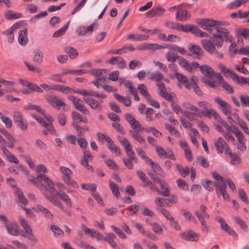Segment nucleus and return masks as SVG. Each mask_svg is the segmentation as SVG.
<instances>
[{"mask_svg": "<svg viewBox=\"0 0 249 249\" xmlns=\"http://www.w3.org/2000/svg\"><path fill=\"white\" fill-rule=\"evenodd\" d=\"M213 32L209 39L201 40V44L206 52L211 54H216L218 53L217 49L223 46L224 40L231 42L232 37L228 29L222 27H216V31Z\"/></svg>", "mask_w": 249, "mask_h": 249, "instance_id": "obj_1", "label": "nucleus"}, {"mask_svg": "<svg viewBox=\"0 0 249 249\" xmlns=\"http://www.w3.org/2000/svg\"><path fill=\"white\" fill-rule=\"evenodd\" d=\"M201 27L210 33L216 31V28L221 27V26H227L229 23L226 21L221 20H214L213 19L202 18L200 19L199 22Z\"/></svg>", "mask_w": 249, "mask_h": 249, "instance_id": "obj_2", "label": "nucleus"}, {"mask_svg": "<svg viewBox=\"0 0 249 249\" xmlns=\"http://www.w3.org/2000/svg\"><path fill=\"white\" fill-rule=\"evenodd\" d=\"M40 184L42 185V188H38L40 191H44L46 192L43 193L45 196V194L49 195H55L54 183L53 180L47 177L44 174H41Z\"/></svg>", "mask_w": 249, "mask_h": 249, "instance_id": "obj_3", "label": "nucleus"}, {"mask_svg": "<svg viewBox=\"0 0 249 249\" xmlns=\"http://www.w3.org/2000/svg\"><path fill=\"white\" fill-rule=\"evenodd\" d=\"M46 198L52 202L54 205L59 208L62 211L65 213L68 216H71V213L70 211H68L64 209L63 206L60 200L58 199L56 195H49L48 194H45Z\"/></svg>", "mask_w": 249, "mask_h": 249, "instance_id": "obj_4", "label": "nucleus"}, {"mask_svg": "<svg viewBox=\"0 0 249 249\" xmlns=\"http://www.w3.org/2000/svg\"><path fill=\"white\" fill-rule=\"evenodd\" d=\"M189 51V56H193L195 58L200 59V56L204 53L201 48L197 45L193 43H190L187 46Z\"/></svg>", "mask_w": 249, "mask_h": 249, "instance_id": "obj_5", "label": "nucleus"}, {"mask_svg": "<svg viewBox=\"0 0 249 249\" xmlns=\"http://www.w3.org/2000/svg\"><path fill=\"white\" fill-rule=\"evenodd\" d=\"M13 117L14 122L17 124L22 130L25 131L27 129L28 124L24 122L23 116L20 112H14Z\"/></svg>", "mask_w": 249, "mask_h": 249, "instance_id": "obj_6", "label": "nucleus"}, {"mask_svg": "<svg viewBox=\"0 0 249 249\" xmlns=\"http://www.w3.org/2000/svg\"><path fill=\"white\" fill-rule=\"evenodd\" d=\"M46 99L48 103L53 107L59 109L62 107H65V104L62 99H59L54 95H50L46 97Z\"/></svg>", "mask_w": 249, "mask_h": 249, "instance_id": "obj_7", "label": "nucleus"}, {"mask_svg": "<svg viewBox=\"0 0 249 249\" xmlns=\"http://www.w3.org/2000/svg\"><path fill=\"white\" fill-rule=\"evenodd\" d=\"M179 236L182 239L192 242L198 241L199 237L198 234L191 230L180 233Z\"/></svg>", "mask_w": 249, "mask_h": 249, "instance_id": "obj_8", "label": "nucleus"}, {"mask_svg": "<svg viewBox=\"0 0 249 249\" xmlns=\"http://www.w3.org/2000/svg\"><path fill=\"white\" fill-rule=\"evenodd\" d=\"M147 175L151 179L160 185V188L163 190V191H166V189L170 191L167 183L165 181L160 179L157 176L151 172H148Z\"/></svg>", "mask_w": 249, "mask_h": 249, "instance_id": "obj_9", "label": "nucleus"}, {"mask_svg": "<svg viewBox=\"0 0 249 249\" xmlns=\"http://www.w3.org/2000/svg\"><path fill=\"white\" fill-rule=\"evenodd\" d=\"M215 101L221 106L222 107L221 110L223 113H224L226 115H231V113L230 110L231 106L228 104V103L221 100L219 97L215 98Z\"/></svg>", "mask_w": 249, "mask_h": 249, "instance_id": "obj_10", "label": "nucleus"}, {"mask_svg": "<svg viewBox=\"0 0 249 249\" xmlns=\"http://www.w3.org/2000/svg\"><path fill=\"white\" fill-rule=\"evenodd\" d=\"M227 186L226 183L220 184L219 186L216 187V194L218 196L222 195L224 200L230 201V196L226 190Z\"/></svg>", "mask_w": 249, "mask_h": 249, "instance_id": "obj_11", "label": "nucleus"}, {"mask_svg": "<svg viewBox=\"0 0 249 249\" xmlns=\"http://www.w3.org/2000/svg\"><path fill=\"white\" fill-rule=\"evenodd\" d=\"M145 186H149L152 191L157 192L159 195L162 196H168L170 194V191H168L167 189H166V191H160L155 184L151 181L146 182Z\"/></svg>", "mask_w": 249, "mask_h": 249, "instance_id": "obj_12", "label": "nucleus"}, {"mask_svg": "<svg viewBox=\"0 0 249 249\" xmlns=\"http://www.w3.org/2000/svg\"><path fill=\"white\" fill-rule=\"evenodd\" d=\"M213 143L217 152L219 153H223L224 146H227L226 142L222 137L214 140Z\"/></svg>", "mask_w": 249, "mask_h": 249, "instance_id": "obj_13", "label": "nucleus"}, {"mask_svg": "<svg viewBox=\"0 0 249 249\" xmlns=\"http://www.w3.org/2000/svg\"><path fill=\"white\" fill-rule=\"evenodd\" d=\"M107 63L111 65L117 64L119 66L118 68L122 69L126 67V64L124 59L119 56L112 57L108 60Z\"/></svg>", "mask_w": 249, "mask_h": 249, "instance_id": "obj_14", "label": "nucleus"}, {"mask_svg": "<svg viewBox=\"0 0 249 249\" xmlns=\"http://www.w3.org/2000/svg\"><path fill=\"white\" fill-rule=\"evenodd\" d=\"M83 101L89 105L91 108L94 110L101 109V106L100 102L94 99L90 98H83Z\"/></svg>", "mask_w": 249, "mask_h": 249, "instance_id": "obj_15", "label": "nucleus"}, {"mask_svg": "<svg viewBox=\"0 0 249 249\" xmlns=\"http://www.w3.org/2000/svg\"><path fill=\"white\" fill-rule=\"evenodd\" d=\"M201 183L204 188L209 191L213 190L214 187H215L216 191V187L220 185L218 182H213V181L208 179H203Z\"/></svg>", "mask_w": 249, "mask_h": 249, "instance_id": "obj_16", "label": "nucleus"}, {"mask_svg": "<svg viewBox=\"0 0 249 249\" xmlns=\"http://www.w3.org/2000/svg\"><path fill=\"white\" fill-rule=\"evenodd\" d=\"M200 70L202 73L209 78H212L214 75L213 69L209 66L203 65L200 67Z\"/></svg>", "mask_w": 249, "mask_h": 249, "instance_id": "obj_17", "label": "nucleus"}, {"mask_svg": "<svg viewBox=\"0 0 249 249\" xmlns=\"http://www.w3.org/2000/svg\"><path fill=\"white\" fill-rule=\"evenodd\" d=\"M18 41L21 45H25L28 43L27 29L26 28L19 32Z\"/></svg>", "mask_w": 249, "mask_h": 249, "instance_id": "obj_18", "label": "nucleus"}, {"mask_svg": "<svg viewBox=\"0 0 249 249\" xmlns=\"http://www.w3.org/2000/svg\"><path fill=\"white\" fill-rule=\"evenodd\" d=\"M107 142L108 143V148L117 156H119L121 153V151L119 147L115 145L114 142L111 138L107 139Z\"/></svg>", "mask_w": 249, "mask_h": 249, "instance_id": "obj_19", "label": "nucleus"}, {"mask_svg": "<svg viewBox=\"0 0 249 249\" xmlns=\"http://www.w3.org/2000/svg\"><path fill=\"white\" fill-rule=\"evenodd\" d=\"M56 195L58 196L68 207H72V203L69 196L64 191L59 190L56 193Z\"/></svg>", "mask_w": 249, "mask_h": 249, "instance_id": "obj_20", "label": "nucleus"}, {"mask_svg": "<svg viewBox=\"0 0 249 249\" xmlns=\"http://www.w3.org/2000/svg\"><path fill=\"white\" fill-rule=\"evenodd\" d=\"M232 79L237 84L241 85L248 84V85L249 86V77H239L235 72H233V73H232Z\"/></svg>", "mask_w": 249, "mask_h": 249, "instance_id": "obj_21", "label": "nucleus"}, {"mask_svg": "<svg viewBox=\"0 0 249 249\" xmlns=\"http://www.w3.org/2000/svg\"><path fill=\"white\" fill-rule=\"evenodd\" d=\"M116 238V236L113 233H108L104 240L107 242L113 248L115 249L117 247V245L114 240Z\"/></svg>", "mask_w": 249, "mask_h": 249, "instance_id": "obj_22", "label": "nucleus"}, {"mask_svg": "<svg viewBox=\"0 0 249 249\" xmlns=\"http://www.w3.org/2000/svg\"><path fill=\"white\" fill-rule=\"evenodd\" d=\"M8 232L14 236L18 235L19 234L18 226L15 223H12L10 225H6Z\"/></svg>", "mask_w": 249, "mask_h": 249, "instance_id": "obj_23", "label": "nucleus"}, {"mask_svg": "<svg viewBox=\"0 0 249 249\" xmlns=\"http://www.w3.org/2000/svg\"><path fill=\"white\" fill-rule=\"evenodd\" d=\"M114 95L118 101L123 103L126 107L131 105V100L130 97H124L118 93H115Z\"/></svg>", "mask_w": 249, "mask_h": 249, "instance_id": "obj_24", "label": "nucleus"}, {"mask_svg": "<svg viewBox=\"0 0 249 249\" xmlns=\"http://www.w3.org/2000/svg\"><path fill=\"white\" fill-rule=\"evenodd\" d=\"M149 36L144 35L130 34L127 36V39L134 41H143L147 39Z\"/></svg>", "mask_w": 249, "mask_h": 249, "instance_id": "obj_25", "label": "nucleus"}, {"mask_svg": "<svg viewBox=\"0 0 249 249\" xmlns=\"http://www.w3.org/2000/svg\"><path fill=\"white\" fill-rule=\"evenodd\" d=\"M129 132L131 137L138 142L143 144L146 143L144 138L140 135L138 131H133L132 130H130Z\"/></svg>", "mask_w": 249, "mask_h": 249, "instance_id": "obj_26", "label": "nucleus"}, {"mask_svg": "<svg viewBox=\"0 0 249 249\" xmlns=\"http://www.w3.org/2000/svg\"><path fill=\"white\" fill-rule=\"evenodd\" d=\"M24 237L29 239L35 243L38 242L37 239L33 235L31 228L25 230V231L22 234Z\"/></svg>", "mask_w": 249, "mask_h": 249, "instance_id": "obj_27", "label": "nucleus"}, {"mask_svg": "<svg viewBox=\"0 0 249 249\" xmlns=\"http://www.w3.org/2000/svg\"><path fill=\"white\" fill-rule=\"evenodd\" d=\"M178 62L181 67L183 68L190 72L192 71V67H191L190 64L189 63L186 59L183 57H180L178 59Z\"/></svg>", "mask_w": 249, "mask_h": 249, "instance_id": "obj_28", "label": "nucleus"}, {"mask_svg": "<svg viewBox=\"0 0 249 249\" xmlns=\"http://www.w3.org/2000/svg\"><path fill=\"white\" fill-rule=\"evenodd\" d=\"M23 108L25 110H35L41 114H43V113L45 112V110L42 109L40 106L33 105L31 103H28L26 106H24Z\"/></svg>", "mask_w": 249, "mask_h": 249, "instance_id": "obj_29", "label": "nucleus"}, {"mask_svg": "<svg viewBox=\"0 0 249 249\" xmlns=\"http://www.w3.org/2000/svg\"><path fill=\"white\" fill-rule=\"evenodd\" d=\"M34 56L33 61L38 64H40L43 61V55L42 52L39 49L35 50L34 51Z\"/></svg>", "mask_w": 249, "mask_h": 249, "instance_id": "obj_30", "label": "nucleus"}, {"mask_svg": "<svg viewBox=\"0 0 249 249\" xmlns=\"http://www.w3.org/2000/svg\"><path fill=\"white\" fill-rule=\"evenodd\" d=\"M138 89L140 93L146 99L150 97V94L148 93L146 86L143 84H139L138 86Z\"/></svg>", "mask_w": 249, "mask_h": 249, "instance_id": "obj_31", "label": "nucleus"}, {"mask_svg": "<svg viewBox=\"0 0 249 249\" xmlns=\"http://www.w3.org/2000/svg\"><path fill=\"white\" fill-rule=\"evenodd\" d=\"M151 168L153 172L152 173L156 176L158 175L162 177L164 176V172L163 170L158 163L156 162L154 164V165H153L151 167Z\"/></svg>", "mask_w": 249, "mask_h": 249, "instance_id": "obj_32", "label": "nucleus"}, {"mask_svg": "<svg viewBox=\"0 0 249 249\" xmlns=\"http://www.w3.org/2000/svg\"><path fill=\"white\" fill-rule=\"evenodd\" d=\"M232 219L234 221V222L238 225H239L241 228L245 232H247L248 231V227L246 223L240 217L233 216Z\"/></svg>", "mask_w": 249, "mask_h": 249, "instance_id": "obj_33", "label": "nucleus"}, {"mask_svg": "<svg viewBox=\"0 0 249 249\" xmlns=\"http://www.w3.org/2000/svg\"><path fill=\"white\" fill-rule=\"evenodd\" d=\"M16 195L17 196V197L18 198L19 201L21 203L25 206L28 204V201L26 197L24 196L23 193L20 189L17 188L16 191Z\"/></svg>", "mask_w": 249, "mask_h": 249, "instance_id": "obj_34", "label": "nucleus"}, {"mask_svg": "<svg viewBox=\"0 0 249 249\" xmlns=\"http://www.w3.org/2000/svg\"><path fill=\"white\" fill-rule=\"evenodd\" d=\"M41 174L38 175L36 177L31 176L29 177V180L32 182L38 188H42V185L40 184Z\"/></svg>", "mask_w": 249, "mask_h": 249, "instance_id": "obj_35", "label": "nucleus"}, {"mask_svg": "<svg viewBox=\"0 0 249 249\" xmlns=\"http://www.w3.org/2000/svg\"><path fill=\"white\" fill-rule=\"evenodd\" d=\"M176 168L180 174L183 177H185L189 174V168L188 166L183 168L181 165L177 164Z\"/></svg>", "mask_w": 249, "mask_h": 249, "instance_id": "obj_36", "label": "nucleus"}, {"mask_svg": "<svg viewBox=\"0 0 249 249\" xmlns=\"http://www.w3.org/2000/svg\"><path fill=\"white\" fill-rule=\"evenodd\" d=\"M5 18L8 20L17 19L21 18L22 14L19 13H12L11 10H9L5 15Z\"/></svg>", "mask_w": 249, "mask_h": 249, "instance_id": "obj_37", "label": "nucleus"}, {"mask_svg": "<svg viewBox=\"0 0 249 249\" xmlns=\"http://www.w3.org/2000/svg\"><path fill=\"white\" fill-rule=\"evenodd\" d=\"M70 23V21H68L63 27L55 32L53 34V37H57L62 36L67 30Z\"/></svg>", "mask_w": 249, "mask_h": 249, "instance_id": "obj_38", "label": "nucleus"}, {"mask_svg": "<svg viewBox=\"0 0 249 249\" xmlns=\"http://www.w3.org/2000/svg\"><path fill=\"white\" fill-rule=\"evenodd\" d=\"M163 77V75L161 73L156 71L152 73L148 77V79L154 81L158 82L160 81Z\"/></svg>", "mask_w": 249, "mask_h": 249, "instance_id": "obj_39", "label": "nucleus"}, {"mask_svg": "<svg viewBox=\"0 0 249 249\" xmlns=\"http://www.w3.org/2000/svg\"><path fill=\"white\" fill-rule=\"evenodd\" d=\"M127 210H128L127 215L128 216H130L137 214V212L139 211V207L137 205H132L129 206Z\"/></svg>", "mask_w": 249, "mask_h": 249, "instance_id": "obj_40", "label": "nucleus"}, {"mask_svg": "<svg viewBox=\"0 0 249 249\" xmlns=\"http://www.w3.org/2000/svg\"><path fill=\"white\" fill-rule=\"evenodd\" d=\"M72 117L74 120L78 121L79 122L88 123L87 118L86 117H82L81 114L77 112L73 111L72 112Z\"/></svg>", "mask_w": 249, "mask_h": 249, "instance_id": "obj_41", "label": "nucleus"}, {"mask_svg": "<svg viewBox=\"0 0 249 249\" xmlns=\"http://www.w3.org/2000/svg\"><path fill=\"white\" fill-rule=\"evenodd\" d=\"M197 219L201 223V230L202 231H205L208 232L211 230V227L207 225L205 220L203 219L202 216L200 214L197 215Z\"/></svg>", "mask_w": 249, "mask_h": 249, "instance_id": "obj_42", "label": "nucleus"}, {"mask_svg": "<svg viewBox=\"0 0 249 249\" xmlns=\"http://www.w3.org/2000/svg\"><path fill=\"white\" fill-rule=\"evenodd\" d=\"M109 185L110 187V188L112 192V193L117 197H118L120 195V192L119 191V188L118 185L112 181L111 180H109Z\"/></svg>", "mask_w": 249, "mask_h": 249, "instance_id": "obj_43", "label": "nucleus"}, {"mask_svg": "<svg viewBox=\"0 0 249 249\" xmlns=\"http://www.w3.org/2000/svg\"><path fill=\"white\" fill-rule=\"evenodd\" d=\"M166 57L169 62L172 63L175 62L177 59L178 60L180 58L177 54L172 52H168L166 54Z\"/></svg>", "mask_w": 249, "mask_h": 249, "instance_id": "obj_44", "label": "nucleus"}, {"mask_svg": "<svg viewBox=\"0 0 249 249\" xmlns=\"http://www.w3.org/2000/svg\"><path fill=\"white\" fill-rule=\"evenodd\" d=\"M190 15L188 14L186 10L183 12L182 13H179V11H177L176 14V19L179 20H184L190 18Z\"/></svg>", "mask_w": 249, "mask_h": 249, "instance_id": "obj_45", "label": "nucleus"}, {"mask_svg": "<svg viewBox=\"0 0 249 249\" xmlns=\"http://www.w3.org/2000/svg\"><path fill=\"white\" fill-rule=\"evenodd\" d=\"M13 32L14 31L12 30V28H9L2 33L3 35L7 36L8 41L10 43H12L14 40Z\"/></svg>", "mask_w": 249, "mask_h": 249, "instance_id": "obj_46", "label": "nucleus"}, {"mask_svg": "<svg viewBox=\"0 0 249 249\" xmlns=\"http://www.w3.org/2000/svg\"><path fill=\"white\" fill-rule=\"evenodd\" d=\"M181 213L189 221H192L194 222H196L195 217L189 211H187L185 209H182L181 210Z\"/></svg>", "mask_w": 249, "mask_h": 249, "instance_id": "obj_47", "label": "nucleus"}, {"mask_svg": "<svg viewBox=\"0 0 249 249\" xmlns=\"http://www.w3.org/2000/svg\"><path fill=\"white\" fill-rule=\"evenodd\" d=\"M214 111L212 109L206 108L204 111L197 113V115L198 117H202V115H204L210 118L211 116L212 115L213 116Z\"/></svg>", "mask_w": 249, "mask_h": 249, "instance_id": "obj_48", "label": "nucleus"}, {"mask_svg": "<svg viewBox=\"0 0 249 249\" xmlns=\"http://www.w3.org/2000/svg\"><path fill=\"white\" fill-rule=\"evenodd\" d=\"M91 237H93L97 239L98 240L104 239L103 235L94 229H91V231L89 233Z\"/></svg>", "mask_w": 249, "mask_h": 249, "instance_id": "obj_49", "label": "nucleus"}, {"mask_svg": "<svg viewBox=\"0 0 249 249\" xmlns=\"http://www.w3.org/2000/svg\"><path fill=\"white\" fill-rule=\"evenodd\" d=\"M65 52L69 54V57L71 58H74L78 55L77 51L72 47L67 48Z\"/></svg>", "mask_w": 249, "mask_h": 249, "instance_id": "obj_50", "label": "nucleus"}, {"mask_svg": "<svg viewBox=\"0 0 249 249\" xmlns=\"http://www.w3.org/2000/svg\"><path fill=\"white\" fill-rule=\"evenodd\" d=\"M219 84L229 93H232L234 91L233 87L226 81L220 82Z\"/></svg>", "mask_w": 249, "mask_h": 249, "instance_id": "obj_51", "label": "nucleus"}, {"mask_svg": "<svg viewBox=\"0 0 249 249\" xmlns=\"http://www.w3.org/2000/svg\"><path fill=\"white\" fill-rule=\"evenodd\" d=\"M182 113L190 121H192L195 119V117L198 116L197 112H191L187 111H181Z\"/></svg>", "mask_w": 249, "mask_h": 249, "instance_id": "obj_52", "label": "nucleus"}, {"mask_svg": "<svg viewBox=\"0 0 249 249\" xmlns=\"http://www.w3.org/2000/svg\"><path fill=\"white\" fill-rule=\"evenodd\" d=\"M81 186L83 189L85 190H90L92 193L95 192L96 189V185L95 184H82Z\"/></svg>", "mask_w": 249, "mask_h": 249, "instance_id": "obj_53", "label": "nucleus"}, {"mask_svg": "<svg viewBox=\"0 0 249 249\" xmlns=\"http://www.w3.org/2000/svg\"><path fill=\"white\" fill-rule=\"evenodd\" d=\"M153 227L152 230L155 233L162 234L163 230L161 227L157 223L150 224Z\"/></svg>", "mask_w": 249, "mask_h": 249, "instance_id": "obj_54", "label": "nucleus"}, {"mask_svg": "<svg viewBox=\"0 0 249 249\" xmlns=\"http://www.w3.org/2000/svg\"><path fill=\"white\" fill-rule=\"evenodd\" d=\"M107 166L110 169L113 170L119 169V167L116 163L112 160L108 159L105 161Z\"/></svg>", "mask_w": 249, "mask_h": 249, "instance_id": "obj_55", "label": "nucleus"}, {"mask_svg": "<svg viewBox=\"0 0 249 249\" xmlns=\"http://www.w3.org/2000/svg\"><path fill=\"white\" fill-rule=\"evenodd\" d=\"M37 208L38 209V212H43L46 215V216L49 218H52L53 215L51 213V212L46 208H44L41 205H37Z\"/></svg>", "mask_w": 249, "mask_h": 249, "instance_id": "obj_56", "label": "nucleus"}, {"mask_svg": "<svg viewBox=\"0 0 249 249\" xmlns=\"http://www.w3.org/2000/svg\"><path fill=\"white\" fill-rule=\"evenodd\" d=\"M160 211L167 220L170 221L171 220H173V218H174L171 214L170 213L164 208H161L160 209Z\"/></svg>", "mask_w": 249, "mask_h": 249, "instance_id": "obj_57", "label": "nucleus"}, {"mask_svg": "<svg viewBox=\"0 0 249 249\" xmlns=\"http://www.w3.org/2000/svg\"><path fill=\"white\" fill-rule=\"evenodd\" d=\"M178 23L175 22L166 21L164 22L165 26L170 29H176L178 30Z\"/></svg>", "mask_w": 249, "mask_h": 249, "instance_id": "obj_58", "label": "nucleus"}, {"mask_svg": "<svg viewBox=\"0 0 249 249\" xmlns=\"http://www.w3.org/2000/svg\"><path fill=\"white\" fill-rule=\"evenodd\" d=\"M153 9L154 10L155 17H162L165 12V9L160 6L153 7Z\"/></svg>", "mask_w": 249, "mask_h": 249, "instance_id": "obj_59", "label": "nucleus"}, {"mask_svg": "<svg viewBox=\"0 0 249 249\" xmlns=\"http://www.w3.org/2000/svg\"><path fill=\"white\" fill-rule=\"evenodd\" d=\"M215 219L220 223L221 230L225 231L229 226L222 217L217 216L215 218Z\"/></svg>", "mask_w": 249, "mask_h": 249, "instance_id": "obj_60", "label": "nucleus"}, {"mask_svg": "<svg viewBox=\"0 0 249 249\" xmlns=\"http://www.w3.org/2000/svg\"><path fill=\"white\" fill-rule=\"evenodd\" d=\"M175 76L177 79L181 83L185 84L187 82V78L186 76L180 73L177 71L175 72Z\"/></svg>", "mask_w": 249, "mask_h": 249, "instance_id": "obj_61", "label": "nucleus"}, {"mask_svg": "<svg viewBox=\"0 0 249 249\" xmlns=\"http://www.w3.org/2000/svg\"><path fill=\"white\" fill-rule=\"evenodd\" d=\"M0 118L2 122L5 124L6 127L11 128L12 127L13 123L11 119L5 116H1Z\"/></svg>", "mask_w": 249, "mask_h": 249, "instance_id": "obj_62", "label": "nucleus"}, {"mask_svg": "<svg viewBox=\"0 0 249 249\" xmlns=\"http://www.w3.org/2000/svg\"><path fill=\"white\" fill-rule=\"evenodd\" d=\"M112 126L119 133L121 134H124L125 132L123 129V127L121 124L118 123H113L112 124Z\"/></svg>", "mask_w": 249, "mask_h": 249, "instance_id": "obj_63", "label": "nucleus"}, {"mask_svg": "<svg viewBox=\"0 0 249 249\" xmlns=\"http://www.w3.org/2000/svg\"><path fill=\"white\" fill-rule=\"evenodd\" d=\"M124 85L126 88H127L129 90V92L133 94L135 92L137 91V89L134 87L132 85V83L129 81H127L124 84Z\"/></svg>", "mask_w": 249, "mask_h": 249, "instance_id": "obj_64", "label": "nucleus"}]
</instances>
